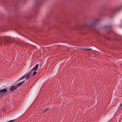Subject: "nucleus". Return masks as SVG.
Segmentation results:
<instances>
[{
	"mask_svg": "<svg viewBox=\"0 0 122 122\" xmlns=\"http://www.w3.org/2000/svg\"><path fill=\"white\" fill-rule=\"evenodd\" d=\"M25 77V76L24 75V76H23L21 77L20 78H19V79L18 81H20L21 80H22V79H24Z\"/></svg>",
	"mask_w": 122,
	"mask_h": 122,
	"instance_id": "9",
	"label": "nucleus"
},
{
	"mask_svg": "<svg viewBox=\"0 0 122 122\" xmlns=\"http://www.w3.org/2000/svg\"><path fill=\"white\" fill-rule=\"evenodd\" d=\"M8 39L9 40V41L10 42H11V38H8Z\"/></svg>",
	"mask_w": 122,
	"mask_h": 122,
	"instance_id": "12",
	"label": "nucleus"
},
{
	"mask_svg": "<svg viewBox=\"0 0 122 122\" xmlns=\"http://www.w3.org/2000/svg\"><path fill=\"white\" fill-rule=\"evenodd\" d=\"M25 82V81L24 80L20 82L19 83H18V84H17L16 86H17L18 87H20L21 85H22L23 83Z\"/></svg>",
	"mask_w": 122,
	"mask_h": 122,
	"instance_id": "7",
	"label": "nucleus"
},
{
	"mask_svg": "<svg viewBox=\"0 0 122 122\" xmlns=\"http://www.w3.org/2000/svg\"><path fill=\"white\" fill-rule=\"evenodd\" d=\"M39 66V64H37L32 69L30 70L31 71H32L35 70H36L38 69Z\"/></svg>",
	"mask_w": 122,
	"mask_h": 122,
	"instance_id": "4",
	"label": "nucleus"
},
{
	"mask_svg": "<svg viewBox=\"0 0 122 122\" xmlns=\"http://www.w3.org/2000/svg\"><path fill=\"white\" fill-rule=\"evenodd\" d=\"M99 21V20L98 19H96L90 25H89L85 23L82 25H80V29L82 30L83 29L88 28H90L92 29V28L98 23Z\"/></svg>",
	"mask_w": 122,
	"mask_h": 122,
	"instance_id": "1",
	"label": "nucleus"
},
{
	"mask_svg": "<svg viewBox=\"0 0 122 122\" xmlns=\"http://www.w3.org/2000/svg\"><path fill=\"white\" fill-rule=\"evenodd\" d=\"M122 105V104L121 105V106Z\"/></svg>",
	"mask_w": 122,
	"mask_h": 122,
	"instance_id": "15",
	"label": "nucleus"
},
{
	"mask_svg": "<svg viewBox=\"0 0 122 122\" xmlns=\"http://www.w3.org/2000/svg\"><path fill=\"white\" fill-rule=\"evenodd\" d=\"M7 42H9V41H8V40H7Z\"/></svg>",
	"mask_w": 122,
	"mask_h": 122,
	"instance_id": "14",
	"label": "nucleus"
},
{
	"mask_svg": "<svg viewBox=\"0 0 122 122\" xmlns=\"http://www.w3.org/2000/svg\"><path fill=\"white\" fill-rule=\"evenodd\" d=\"M32 71L30 70V71L27 73L24 76H25V79L26 80L28 79L31 76V74Z\"/></svg>",
	"mask_w": 122,
	"mask_h": 122,
	"instance_id": "2",
	"label": "nucleus"
},
{
	"mask_svg": "<svg viewBox=\"0 0 122 122\" xmlns=\"http://www.w3.org/2000/svg\"><path fill=\"white\" fill-rule=\"evenodd\" d=\"M4 95H2V93H0V98H1V97H2V96H3Z\"/></svg>",
	"mask_w": 122,
	"mask_h": 122,
	"instance_id": "13",
	"label": "nucleus"
},
{
	"mask_svg": "<svg viewBox=\"0 0 122 122\" xmlns=\"http://www.w3.org/2000/svg\"><path fill=\"white\" fill-rule=\"evenodd\" d=\"M50 108H46L45 110H44L42 112V113H45L47 112L48 110Z\"/></svg>",
	"mask_w": 122,
	"mask_h": 122,
	"instance_id": "8",
	"label": "nucleus"
},
{
	"mask_svg": "<svg viewBox=\"0 0 122 122\" xmlns=\"http://www.w3.org/2000/svg\"><path fill=\"white\" fill-rule=\"evenodd\" d=\"M83 49V50H86V51H87V50L90 51L92 50V49H91V48H82V49Z\"/></svg>",
	"mask_w": 122,
	"mask_h": 122,
	"instance_id": "10",
	"label": "nucleus"
},
{
	"mask_svg": "<svg viewBox=\"0 0 122 122\" xmlns=\"http://www.w3.org/2000/svg\"><path fill=\"white\" fill-rule=\"evenodd\" d=\"M37 72L36 71H35L33 72V75L34 76V75H35L36 73Z\"/></svg>",
	"mask_w": 122,
	"mask_h": 122,
	"instance_id": "11",
	"label": "nucleus"
},
{
	"mask_svg": "<svg viewBox=\"0 0 122 122\" xmlns=\"http://www.w3.org/2000/svg\"><path fill=\"white\" fill-rule=\"evenodd\" d=\"M17 88V87L14 86L12 85L10 88V92H13L15 91Z\"/></svg>",
	"mask_w": 122,
	"mask_h": 122,
	"instance_id": "3",
	"label": "nucleus"
},
{
	"mask_svg": "<svg viewBox=\"0 0 122 122\" xmlns=\"http://www.w3.org/2000/svg\"><path fill=\"white\" fill-rule=\"evenodd\" d=\"M7 91V89H2L0 90V93H2L4 94Z\"/></svg>",
	"mask_w": 122,
	"mask_h": 122,
	"instance_id": "5",
	"label": "nucleus"
},
{
	"mask_svg": "<svg viewBox=\"0 0 122 122\" xmlns=\"http://www.w3.org/2000/svg\"><path fill=\"white\" fill-rule=\"evenodd\" d=\"M107 28V29H108L109 30H108V31L109 32H112V30L111 28V26L110 25H107L105 26L104 27V28Z\"/></svg>",
	"mask_w": 122,
	"mask_h": 122,
	"instance_id": "6",
	"label": "nucleus"
}]
</instances>
